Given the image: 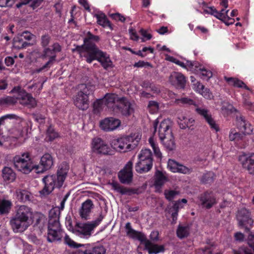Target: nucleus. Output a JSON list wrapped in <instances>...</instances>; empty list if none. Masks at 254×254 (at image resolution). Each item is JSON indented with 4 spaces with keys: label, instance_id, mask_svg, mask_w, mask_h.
Masks as SVG:
<instances>
[{
    "label": "nucleus",
    "instance_id": "423d86ee",
    "mask_svg": "<svg viewBox=\"0 0 254 254\" xmlns=\"http://www.w3.org/2000/svg\"><path fill=\"white\" fill-rule=\"evenodd\" d=\"M141 138L139 133L113 139L111 142L112 147L120 152H127L133 149Z\"/></svg>",
    "mask_w": 254,
    "mask_h": 254
},
{
    "label": "nucleus",
    "instance_id": "473e14b6",
    "mask_svg": "<svg viewBox=\"0 0 254 254\" xmlns=\"http://www.w3.org/2000/svg\"><path fill=\"white\" fill-rule=\"evenodd\" d=\"M227 82L230 85H233L235 87L244 88L245 89L249 90L250 88L243 82L242 81L239 80L237 78L233 77H224Z\"/></svg>",
    "mask_w": 254,
    "mask_h": 254
},
{
    "label": "nucleus",
    "instance_id": "603ef678",
    "mask_svg": "<svg viewBox=\"0 0 254 254\" xmlns=\"http://www.w3.org/2000/svg\"><path fill=\"white\" fill-rule=\"evenodd\" d=\"M47 135L49 141H52L58 137V133L51 127L47 129Z\"/></svg>",
    "mask_w": 254,
    "mask_h": 254
},
{
    "label": "nucleus",
    "instance_id": "7ed1b4c3",
    "mask_svg": "<svg viewBox=\"0 0 254 254\" xmlns=\"http://www.w3.org/2000/svg\"><path fill=\"white\" fill-rule=\"evenodd\" d=\"M34 216L30 207L24 205L18 206L9 222L13 232L21 233L25 231L31 225V220Z\"/></svg>",
    "mask_w": 254,
    "mask_h": 254
},
{
    "label": "nucleus",
    "instance_id": "052dcab7",
    "mask_svg": "<svg viewBox=\"0 0 254 254\" xmlns=\"http://www.w3.org/2000/svg\"><path fill=\"white\" fill-rule=\"evenodd\" d=\"M43 87V83L41 84L40 83H37L34 84H32L31 85H29L28 86V89L30 90H32L33 89L35 90L36 88H38V90L35 91L36 94H39L42 89Z\"/></svg>",
    "mask_w": 254,
    "mask_h": 254
},
{
    "label": "nucleus",
    "instance_id": "39448f33",
    "mask_svg": "<svg viewBox=\"0 0 254 254\" xmlns=\"http://www.w3.org/2000/svg\"><path fill=\"white\" fill-rule=\"evenodd\" d=\"M171 126L170 120H164L161 122L158 129L159 138L164 147L169 151L174 150L176 147L174 137L170 128Z\"/></svg>",
    "mask_w": 254,
    "mask_h": 254
},
{
    "label": "nucleus",
    "instance_id": "2eb2a0df",
    "mask_svg": "<svg viewBox=\"0 0 254 254\" xmlns=\"http://www.w3.org/2000/svg\"><path fill=\"white\" fill-rule=\"evenodd\" d=\"M11 92L18 94L17 100H19L21 104L28 106L30 108L34 107L36 106L37 103L35 98H34L30 94L21 89L20 87H14L11 91Z\"/></svg>",
    "mask_w": 254,
    "mask_h": 254
},
{
    "label": "nucleus",
    "instance_id": "f8f14e48",
    "mask_svg": "<svg viewBox=\"0 0 254 254\" xmlns=\"http://www.w3.org/2000/svg\"><path fill=\"white\" fill-rule=\"evenodd\" d=\"M103 218V216L101 214L94 221L77 224L76 226V234L81 238L86 239L89 238L94 229L100 223Z\"/></svg>",
    "mask_w": 254,
    "mask_h": 254
},
{
    "label": "nucleus",
    "instance_id": "de8ad7c7",
    "mask_svg": "<svg viewBox=\"0 0 254 254\" xmlns=\"http://www.w3.org/2000/svg\"><path fill=\"white\" fill-rule=\"evenodd\" d=\"M214 174L213 172H209L204 174L201 179V181L205 184L210 183L213 182Z\"/></svg>",
    "mask_w": 254,
    "mask_h": 254
},
{
    "label": "nucleus",
    "instance_id": "37998d69",
    "mask_svg": "<svg viewBox=\"0 0 254 254\" xmlns=\"http://www.w3.org/2000/svg\"><path fill=\"white\" fill-rule=\"evenodd\" d=\"M25 0V2H21V3L16 4V7L17 8H19L23 4H25L28 3H30V6L33 9H35V8L39 6L40 5V4L41 3V2L44 0Z\"/></svg>",
    "mask_w": 254,
    "mask_h": 254
},
{
    "label": "nucleus",
    "instance_id": "cd10ccee",
    "mask_svg": "<svg viewBox=\"0 0 254 254\" xmlns=\"http://www.w3.org/2000/svg\"><path fill=\"white\" fill-rule=\"evenodd\" d=\"M40 165L42 166L41 171L37 170L38 172H43L50 169L53 165L52 156L48 153L45 154L41 158Z\"/></svg>",
    "mask_w": 254,
    "mask_h": 254
},
{
    "label": "nucleus",
    "instance_id": "680f3d73",
    "mask_svg": "<svg viewBox=\"0 0 254 254\" xmlns=\"http://www.w3.org/2000/svg\"><path fill=\"white\" fill-rule=\"evenodd\" d=\"M16 0H0V7L11 6Z\"/></svg>",
    "mask_w": 254,
    "mask_h": 254
},
{
    "label": "nucleus",
    "instance_id": "7c9ffc66",
    "mask_svg": "<svg viewBox=\"0 0 254 254\" xmlns=\"http://www.w3.org/2000/svg\"><path fill=\"white\" fill-rule=\"evenodd\" d=\"M2 176L4 181L12 182L16 178V174L11 168L5 167L2 170Z\"/></svg>",
    "mask_w": 254,
    "mask_h": 254
},
{
    "label": "nucleus",
    "instance_id": "9b49d317",
    "mask_svg": "<svg viewBox=\"0 0 254 254\" xmlns=\"http://www.w3.org/2000/svg\"><path fill=\"white\" fill-rule=\"evenodd\" d=\"M64 232L61 229L59 218L49 219L47 240L49 242L61 241Z\"/></svg>",
    "mask_w": 254,
    "mask_h": 254
},
{
    "label": "nucleus",
    "instance_id": "f257e3e1",
    "mask_svg": "<svg viewBox=\"0 0 254 254\" xmlns=\"http://www.w3.org/2000/svg\"><path fill=\"white\" fill-rule=\"evenodd\" d=\"M99 40L98 36L94 35L89 31L83 39V44L76 46L74 49H72V51L77 52L79 57L88 64L97 60L104 69H107L113 67V63L109 55L100 50L96 45L95 43Z\"/></svg>",
    "mask_w": 254,
    "mask_h": 254
},
{
    "label": "nucleus",
    "instance_id": "dca6fc26",
    "mask_svg": "<svg viewBox=\"0 0 254 254\" xmlns=\"http://www.w3.org/2000/svg\"><path fill=\"white\" fill-rule=\"evenodd\" d=\"M237 218L239 226L244 228L246 231L249 232L252 228L254 222L250 217L249 211L246 208L238 211Z\"/></svg>",
    "mask_w": 254,
    "mask_h": 254
},
{
    "label": "nucleus",
    "instance_id": "4be33fe9",
    "mask_svg": "<svg viewBox=\"0 0 254 254\" xmlns=\"http://www.w3.org/2000/svg\"><path fill=\"white\" fill-rule=\"evenodd\" d=\"M169 81L177 88H184L186 83V79L182 73L173 72L169 77Z\"/></svg>",
    "mask_w": 254,
    "mask_h": 254
},
{
    "label": "nucleus",
    "instance_id": "09e8293b",
    "mask_svg": "<svg viewBox=\"0 0 254 254\" xmlns=\"http://www.w3.org/2000/svg\"><path fill=\"white\" fill-rule=\"evenodd\" d=\"M111 186L112 188L116 190L117 191L124 194H126L128 192L127 189L126 188L121 186L117 182H113L111 184Z\"/></svg>",
    "mask_w": 254,
    "mask_h": 254
},
{
    "label": "nucleus",
    "instance_id": "c9c22d12",
    "mask_svg": "<svg viewBox=\"0 0 254 254\" xmlns=\"http://www.w3.org/2000/svg\"><path fill=\"white\" fill-rule=\"evenodd\" d=\"M190 234V227L188 225H179L177 230V236L183 239L187 237Z\"/></svg>",
    "mask_w": 254,
    "mask_h": 254
},
{
    "label": "nucleus",
    "instance_id": "ea45409f",
    "mask_svg": "<svg viewBox=\"0 0 254 254\" xmlns=\"http://www.w3.org/2000/svg\"><path fill=\"white\" fill-rule=\"evenodd\" d=\"M96 17L97 18V23L98 24L103 27L110 26L109 21L104 13L97 14L96 15Z\"/></svg>",
    "mask_w": 254,
    "mask_h": 254
},
{
    "label": "nucleus",
    "instance_id": "1a4fd4ad",
    "mask_svg": "<svg viewBox=\"0 0 254 254\" xmlns=\"http://www.w3.org/2000/svg\"><path fill=\"white\" fill-rule=\"evenodd\" d=\"M237 122L240 129L244 133H240L235 128H232L230 130L229 138L230 141H234L239 145L241 141L244 139L245 134L253 133V127L249 124L247 123L242 117L237 118Z\"/></svg>",
    "mask_w": 254,
    "mask_h": 254
},
{
    "label": "nucleus",
    "instance_id": "5fc2aeb1",
    "mask_svg": "<svg viewBox=\"0 0 254 254\" xmlns=\"http://www.w3.org/2000/svg\"><path fill=\"white\" fill-rule=\"evenodd\" d=\"M187 202V200L185 198H183L181 200H178L172 206L173 209H176L179 210L180 209L183 208L184 204H186Z\"/></svg>",
    "mask_w": 254,
    "mask_h": 254
},
{
    "label": "nucleus",
    "instance_id": "a19ab883",
    "mask_svg": "<svg viewBox=\"0 0 254 254\" xmlns=\"http://www.w3.org/2000/svg\"><path fill=\"white\" fill-rule=\"evenodd\" d=\"M29 45V43L23 41V38L20 37L15 38L13 41V46L17 49H22Z\"/></svg>",
    "mask_w": 254,
    "mask_h": 254
},
{
    "label": "nucleus",
    "instance_id": "ddd939ff",
    "mask_svg": "<svg viewBox=\"0 0 254 254\" xmlns=\"http://www.w3.org/2000/svg\"><path fill=\"white\" fill-rule=\"evenodd\" d=\"M52 48V49L47 47L44 48L41 57L43 59L49 58V60L43 66L36 69L37 72L39 73L45 69L50 68L56 60V53L60 52L62 50V47L58 43H54Z\"/></svg>",
    "mask_w": 254,
    "mask_h": 254
},
{
    "label": "nucleus",
    "instance_id": "e2e57ef3",
    "mask_svg": "<svg viewBox=\"0 0 254 254\" xmlns=\"http://www.w3.org/2000/svg\"><path fill=\"white\" fill-rule=\"evenodd\" d=\"M199 93L206 99H210L212 97V94L210 92L209 90L204 87V89H202Z\"/></svg>",
    "mask_w": 254,
    "mask_h": 254
},
{
    "label": "nucleus",
    "instance_id": "774afa93",
    "mask_svg": "<svg viewBox=\"0 0 254 254\" xmlns=\"http://www.w3.org/2000/svg\"><path fill=\"white\" fill-rule=\"evenodd\" d=\"M193 86L194 90L199 93L202 91V89H204V87L202 84L198 82H197L195 84H194Z\"/></svg>",
    "mask_w": 254,
    "mask_h": 254
},
{
    "label": "nucleus",
    "instance_id": "5701e85b",
    "mask_svg": "<svg viewBox=\"0 0 254 254\" xmlns=\"http://www.w3.org/2000/svg\"><path fill=\"white\" fill-rule=\"evenodd\" d=\"M201 204L206 208H211L215 203V198L212 191H207L199 196Z\"/></svg>",
    "mask_w": 254,
    "mask_h": 254
},
{
    "label": "nucleus",
    "instance_id": "f3484780",
    "mask_svg": "<svg viewBox=\"0 0 254 254\" xmlns=\"http://www.w3.org/2000/svg\"><path fill=\"white\" fill-rule=\"evenodd\" d=\"M168 169L173 173L190 174L192 172L191 168L188 167L173 159H169L167 164Z\"/></svg>",
    "mask_w": 254,
    "mask_h": 254
},
{
    "label": "nucleus",
    "instance_id": "e433bc0d",
    "mask_svg": "<svg viewBox=\"0 0 254 254\" xmlns=\"http://www.w3.org/2000/svg\"><path fill=\"white\" fill-rule=\"evenodd\" d=\"M148 141L149 144L153 150L155 155L157 157L161 158L162 157V153L160 151L159 147L158 146L157 143L154 140V137L153 136L150 137L149 138Z\"/></svg>",
    "mask_w": 254,
    "mask_h": 254
},
{
    "label": "nucleus",
    "instance_id": "b1692460",
    "mask_svg": "<svg viewBox=\"0 0 254 254\" xmlns=\"http://www.w3.org/2000/svg\"><path fill=\"white\" fill-rule=\"evenodd\" d=\"M102 99L106 106L116 111V106L119 103L121 98H119L117 95L114 93H107Z\"/></svg>",
    "mask_w": 254,
    "mask_h": 254
},
{
    "label": "nucleus",
    "instance_id": "4c0bfd02",
    "mask_svg": "<svg viewBox=\"0 0 254 254\" xmlns=\"http://www.w3.org/2000/svg\"><path fill=\"white\" fill-rule=\"evenodd\" d=\"M104 100L102 99L96 100L93 104V111L94 114H99L105 106Z\"/></svg>",
    "mask_w": 254,
    "mask_h": 254
},
{
    "label": "nucleus",
    "instance_id": "a878e982",
    "mask_svg": "<svg viewBox=\"0 0 254 254\" xmlns=\"http://www.w3.org/2000/svg\"><path fill=\"white\" fill-rule=\"evenodd\" d=\"M228 12V10H225L224 9H222L221 11L219 12L213 6L206 7L203 10L204 13L212 15L222 21H224V19L227 16Z\"/></svg>",
    "mask_w": 254,
    "mask_h": 254
},
{
    "label": "nucleus",
    "instance_id": "aec40b11",
    "mask_svg": "<svg viewBox=\"0 0 254 254\" xmlns=\"http://www.w3.org/2000/svg\"><path fill=\"white\" fill-rule=\"evenodd\" d=\"M121 122L114 118H107L101 121L100 123L101 128L105 131H112L120 126Z\"/></svg>",
    "mask_w": 254,
    "mask_h": 254
},
{
    "label": "nucleus",
    "instance_id": "a211bd4d",
    "mask_svg": "<svg viewBox=\"0 0 254 254\" xmlns=\"http://www.w3.org/2000/svg\"><path fill=\"white\" fill-rule=\"evenodd\" d=\"M132 165L133 162L131 161H128L124 168L119 172L118 176L121 183L128 184L131 182Z\"/></svg>",
    "mask_w": 254,
    "mask_h": 254
},
{
    "label": "nucleus",
    "instance_id": "49530a36",
    "mask_svg": "<svg viewBox=\"0 0 254 254\" xmlns=\"http://www.w3.org/2000/svg\"><path fill=\"white\" fill-rule=\"evenodd\" d=\"M205 121L209 125L211 129L214 130L216 132H217L219 130V127L218 125L216 123L215 121L212 117L211 115L207 119H206Z\"/></svg>",
    "mask_w": 254,
    "mask_h": 254
},
{
    "label": "nucleus",
    "instance_id": "412c9836",
    "mask_svg": "<svg viewBox=\"0 0 254 254\" xmlns=\"http://www.w3.org/2000/svg\"><path fill=\"white\" fill-rule=\"evenodd\" d=\"M239 160L244 168L247 169L249 173L254 175V153L250 155H242Z\"/></svg>",
    "mask_w": 254,
    "mask_h": 254
},
{
    "label": "nucleus",
    "instance_id": "8fccbe9b",
    "mask_svg": "<svg viewBox=\"0 0 254 254\" xmlns=\"http://www.w3.org/2000/svg\"><path fill=\"white\" fill-rule=\"evenodd\" d=\"M164 194L167 199L171 201L179 194V192L175 190H165Z\"/></svg>",
    "mask_w": 254,
    "mask_h": 254
},
{
    "label": "nucleus",
    "instance_id": "a18cd8bd",
    "mask_svg": "<svg viewBox=\"0 0 254 254\" xmlns=\"http://www.w3.org/2000/svg\"><path fill=\"white\" fill-rule=\"evenodd\" d=\"M174 63L176 64H177L180 65L181 66L183 67L186 68L187 66H188L189 68H190V69H193V66L195 67H197V63L194 62H192L191 61H187L186 64L180 61L179 60L176 59Z\"/></svg>",
    "mask_w": 254,
    "mask_h": 254
},
{
    "label": "nucleus",
    "instance_id": "f03ea898",
    "mask_svg": "<svg viewBox=\"0 0 254 254\" xmlns=\"http://www.w3.org/2000/svg\"><path fill=\"white\" fill-rule=\"evenodd\" d=\"M69 165L66 162L61 163L57 172V175H47L43 178L45 184L43 189L40 191L41 195L46 196L49 194L55 188L61 187L67 176Z\"/></svg>",
    "mask_w": 254,
    "mask_h": 254
},
{
    "label": "nucleus",
    "instance_id": "20e7f679",
    "mask_svg": "<svg viewBox=\"0 0 254 254\" xmlns=\"http://www.w3.org/2000/svg\"><path fill=\"white\" fill-rule=\"evenodd\" d=\"M125 228L127 234L131 238H136L141 241L144 244L145 249L148 251L149 254H157L164 252V246L152 243L150 241L147 239L144 235L133 230L131 228L130 222H127L126 224Z\"/></svg>",
    "mask_w": 254,
    "mask_h": 254
},
{
    "label": "nucleus",
    "instance_id": "58836bf2",
    "mask_svg": "<svg viewBox=\"0 0 254 254\" xmlns=\"http://www.w3.org/2000/svg\"><path fill=\"white\" fill-rule=\"evenodd\" d=\"M235 111H236V110L234 108L232 105L227 102H222L221 112L224 116Z\"/></svg>",
    "mask_w": 254,
    "mask_h": 254
},
{
    "label": "nucleus",
    "instance_id": "79ce46f5",
    "mask_svg": "<svg viewBox=\"0 0 254 254\" xmlns=\"http://www.w3.org/2000/svg\"><path fill=\"white\" fill-rule=\"evenodd\" d=\"M195 111L198 115L202 117L205 120L211 115L209 111L203 107H197L195 108Z\"/></svg>",
    "mask_w": 254,
    "mask_h": 254
},
{
    "label": "nucleus",
    "instance_id": "bf43d9fd",
    "mask_svg": "<svg viewBox=\"0 0 254 254\" xmlns=\"http://www.w3.org/2000/svg\"><path fill=\"white\" fill-rule=\"evenodd\" d=\"M148 107L150 110H151V112L153 113L158 110L159 105L157 102L150 101L148 103Z\"/></svg>",
    "mask_w": 254,
    "mask_h": 254
},
{
    "label": "nucleus",
    "instance_id": "f704fd0d",
    "mask_svg": "<svg viewBox=\"0 0 254 254\" xmlns=\"http://www.w3.org/2000/svg\"><path fill=\"white\" fill-rule=\"evenodd\" d=\"M12 206L11 201L6 199L0 200V214H5L9 212Z\"/></svg>",
    "mask_w": 254,
    "mask_h": 254
},
{
    "label": "nucleus",
    "instance_id": "0eeeda50",
    "mask_svg": "<svg viewBox=\"0 0 254 254\" xmlns=\"http://www.w3.org/2000/svg\"><path fill=\"white\" fill-rule=\"evenodd\" d=\"M14 167L18 171L25 174L30 173L33 169L38 170L39 166L34 164L28 152L15 155L12 159Z\"/></svg>",
    "mask_w": 254,
    "mask_h": 254
},
{
    "label": "nucleus",
    "instance_id": "69168bd1",
    "mask_svg": "<svg viewBox=\"0 0 254 254\" xmlns=\"http://www.w3.org/2000/svg\"><path fill=\"white\" fill-rule=\"evenodd\" d=\"M178 103H182L183 104H188L189 105L193 104V101L191 99H189L188 98H182L180 99L177 100Z\"/></svg>",
    "mask_w": 254,
    "mask_h": 254
},
{
    "label": "nucleus",
    "instance_id": "c85d7f7f",
    "mask_svg": "<svg viewBox=\"0 0 254 254\" xmlns=\"http://www.w3.org/2000/svg\"><path fill=\"white\" fill-rule=\"evenodd\" d=\"M248 244L251 249L246 247L241 248L239 251H234L235 254H254V235H250L248 238Z\"/></svg>",
    "mask_w": 254,
    "mask_h": 254
},
{
    "label": "nucleus",
    "instance_id": "c756f323",
    "mask_svg": "<svg viewBox=\"0 0 254 254\" xmlns=\"http://www.w3.org/2000/svg\"><path fill=\"white\" fill-rule=\"evenodd\" d=\"M177 122L180 128L185 129L192 127L194 123V120L192 118H187L184 115H181L178 117Z\"/></svg>",
    "mask_w": 254,
    "mask_h": 254
},
{
    "label": "nucleus",
    "instance_id": "72a5a7b5",
    "mask_svg": "<svg viewBox=\"0 0 254 254\" xmlns=\"http://www.w3.org/2000/svg\"><path fill=\"white\" fill-rule=\"evenodd\" d=\"M15 193L18 200L23 202L30 200L31 194L28 191L18 189L16 190Z\"/></svg>",
    "mask_w": 254,
    "mask_h": 254
},
{
    "label": "nucleus",
    "instance_id": "0e129e2a",
    "mask_svg": "<svg viewBox=\"0 0 254 254\" xmlns=\"http://www.w3.org/2000/svg\"><path fill=\"white\" fill-rule=\"evenodd\" d=\"M129 33L130 34V38L132 40L134 41H138L139 40V37L134 29L132 28L129 29Z\"/></svg>",
    "mask_w": 254,
    "mask_h": 254
},
{
    "label": "nucleus",
    "instance_id": "13d9d810",
    "mask_svg": "<svg viewBox=\"0 0 254 254\" xmlns=\"http://www.w3.org/2000/svg\"><path fill=\"white\" fill-rule=\"evenodd\" d=\"M60 211L57 208L51 209L49 213V219H56L59 218Z\"/></svg>",
    "mask_w": 254,
    "mask_h": 254
},
{
    "label": "nucleus",
    "instance_id": "9d476101",
    "mask_svg": "<svg viewBox=\"0 0 254 254\" xmlns=\"http://www.w3.org/2000/svg\"><path fill=\"white\" fill-rule=\"evenodd\" d=\"M138 161L135 166V170L139 173L149 171L153 165L152 154L149 149H142L138 155Z\"/></svg>",
    "mask_w": 254,
    "mask_h": 254
},
{
    "label": "nucleus",
    "instance_id": "6e6d98bb",
    "mask_svg": "<svg viewBox=\"0 0 254 254\" xmlns=\"http://www.w3.org/2000/svg\"><path fill=\"white\" fill-rule=\"evenodd\" d=\"M140 34L143 37L142 38H141V42H144L146 40H149L151 39L152 35L151 34L148 33L146 30H144L143 29H141L139 31Z\"/></svg>",
    "mask_w": 254,
    "mask_h": 254
},
{
    "label": "nucleus",
    "instance_id": "4468645a",
    "mask_svg": "<svg viewBox=\"0 0 254 254\" xmlns=\"http://www.w3.org/2000/svg\"><path fill=\"white\" fill-rule=\"evenodd\" d=\"M92 151L98 154L112 155L114 151L104 140L101 138H94L91 142Z\"/></svg>",
    "mask_w": 254,
    "mask_h": 254
},
{
    "label": "nucleus",
    "instance_id": "2f4dec72",
    "mask_svg": "<svg viewBox=\"0 0 254 254\" xmlns=\"http://www.w3.org/2000/svg\"><path fill=\"white\" fill-rule=\"evenodd\" d=\"M168 181L167 177L163 172L157 171L155 175L154 186L156 189H159Z\"/></svg>",
    "mask_w": 254,
    "mask_h": 254
},
{
    "label": "nucleus",
    "instance_id": "393cba45",
    "mask_svg": "<svg viewBox=\"0 0 254 254\" xmlns=\"http://www.w3.org/2000/svg\"><path fill=\"white\" fill-rule=\"evenodd\" d=\"M33 218L36 219L33 227L35 230L38 231L39 234H41L46 227L45 217L41 213H36Z\"/></svg>",
    "mask_w": 254,
    "mask_h": 254
},
{
    "label": "nucleus",
    "instance_id": "3c124183",
    "mask_svg": "<svg viewBox=\"0 0 254 254\" xmlns=\"http://www.w3.org/2000/svg\"><path fill=\"white\" fill-rule=\"evenodd\" d=\"M17 97L7 96L1 99L0 104H13L17 102Z\"/></svg>",
    "mask_w": 254,
    "mask_h": 254
},
{
    "label": "nucleus",
    "instance_id": "c03bdc74",
    "mask_svg": "<svg viewBox=\"0 0 254 254\" xmlns=\"http://www.w3.org/2000/svg\"><path fill=\"white\" fill-rule=\"evenodd\" d=\"M198 74L201 78L205 80H208L212 76V72L210 70H207L205 68H200L199 69Z\"/></svg>",
    "mask_w": 254,
    "mask_h": 254
},
{
    "label": "nucleus",
    "instance_id": "6ab92c4d",
    "mask_svg": "<svg viewBox=\"0 0 254 254\" xmlns=\"http://www.w3.org/2000/svg\"><path fill=\"white\" fill-rule=\"evenodd\" d=\"M119 111L123 115L128 116L133 112L132 105L125 98H121L116 106V111Z\"/></svg>",
    "mask_w": 254,
    "mask_h": 254
},
{
    "label": "nucleus",
    "instance_id": "4d7b16f0",
    "mask_svg": "<svg viewBox=\"0 0 254 254\" xmlns=\"http://www.w3.org/2000/svg\"><path fill=\"white\" fill-rule=\"evenodd\" d=\"M51 40V37L49 35H44L41 37V44L44 48H47Z\"/></svg>",
    "mask_w": 254,
    "mask_h": 254
},
{
    "label": "nucleus",
    "instance_id": "864d4df0",
    "mask_svg": "<svg viewBox=\"0 0 254 254\" xmlns=\"http://www.w3.org/2000/svg\"><path fill=\"white\" fill-rule=\"evenodd\" d=\"M64 242L66 245H68L70 247L78 248L79 247V245L77 244L66 234H65L64 237Z\"/></svg>",
    "mask_w": 254,
    "mask_h": 254
},
{
    "label": "nucleus",
    "instance_id": "6e6552de",
    "mask_svg": "<svg viewBox=\"0 0 254 254\" xmlns=\"http://www.w3.org/2000/svg\"><path fill=\"white\" fill-rule=\"evenodd\" d=\"M79 90L74 98V104L79 109L85 110L89 107L88 96L92 94L94 87L92 85L81 84L78 85Z\"/></svg>",
    "mask_w": 254,
    "mask_h": 254
},
{
    "label": "nucleus",
    "instance_id": "bb28decb",
    "mask_svg": "<svg viewBox=\"0 0 254 254\" xmlns=\"http://www.w3.org/2000/svg\"><path fill=\"white\" fill-rule=\"evenodd\" d=\"M93 206L94 205L92 200L89 199L83 202L79 211L81 218L86 219Z\"/></svg>",
    "mask_w": 254,
    "mask_h": 254
},
{
    "label": "nucleus",
    "instance_id": "338daca9",
    "mask_svg": "<svg viewBox=\"0 0 254 254\" xmlns=\"http://www.w3.org/2000/svg\"><path fill=\"white\" fill-rule=\"evenodd\" d=\"M244 105L246 108L249 109L250 111H254V103L251 102L249 100H246L244 101Z\"/></svg>",
    "mask_w": 254,
    "mask_h": 254
}]
</instances>
